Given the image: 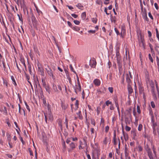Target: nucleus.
<instances>
[{"instance_id":"nucleus-1","label":"nucleus","mask_w":159,"mask_h":159,"mask_svg":"<svg viewBox=\"0 0 159 159\" xmlns=\"http://www.w3.org/2000/svg\"><path fill=\"white\" fill-rule=\"evenodd\" d=\"M146 150L149 159H155V158L157 157L156 153V155L154 153L153 154L151 149L148 146L147 148H146Z\"/></svg>"},{"instance_id":"nucleus-2","label":"nucleus","mask_w":159,"mask_h":159,"mask_svg":"<svg viewBox=\"0 0 159 159\" xmlns=\"http://www.w3.org/2000/svg\"><path fill=\"white\" fill-rule=\"evenodd\" d=\"M117 60V63L118 64L119 71H122V62L120 58V57H115Z\"/></svg>"},{"instance_id":"nucleus-3","label":"nucleus","mask_w":159,"mask_h":159,"mask_svg":"<svg viewBox=\"0 0 159 159\" xmlns=\"http://www.w3.org/2000/svg\"><path fill=\"white\" fill-rule=\"evenodd\" d=\"M37 66H38V71L40 72V74L41 75L44 76V70L43 68L41 67V65L39 61H38L37 63Z\"/></svg>"},{"instance_id":"nucleus-4","label":"nucleus","mask_w":159,"mask_h":159,"mask_svg":"<svg viewBox=\"0 0 159 159\" xmlns=\"http://www.w3.org/2000/svg\"><path fill=\"white\" fill-rule=\"evenodd\" d=\"M48 68H45L49 76L51 77H52V78L53 79H55V77L53 75L52 71V70L51 69V68L49 66H48Z\"/></svg>"},{"instance_id":"nucleus-5","label":"nucleus","mask_w":159,"mask_h":159,"mask_svg":"<svg viewBox=\"0 0 159 159\" xmlns=\"http://www.w3.org/2000/svg\"><path fill=\"white\" fill-rule=\"evenodd\" d=\"M121 31L120 34V35L121 37L123 38L125 34V27L124 24H123L121 27Z\"/></svg>"},{"instance_id":"nucleus-6","label":"nucleus","mask_w":159,"mask_h":159,"mask_svg":"<svg viewBox=\"0 0 159 159\" xmlns=\"http://www.w3.org/2000/svg\"><path fill=\"white\" fill-rule=\"evenodd\" d=\"M73 88L74 89L75 92L76 94L77 93V91H81V86L80 84L79 85H77L75 84V86H73Z\"/></svg>"},{"instance_id":"nucleus-7","label":"nucleus","mask_w":159,"mask_h":159,"mask_svg":"<svg viewBox=\"0 0 159 159\" xmlns=\"http://www.w3.org/2000/svg\"><path fill=\"white\" fill-rule=\"evenodd\" d=\"M151 125L152 127H156L157 126V123L156 122H155L154 118L153 115L152 113L151 114Z\"/></svg>"},{"instance_id":"nucleus-8","label":"nucleus","mask_w":159,"mask_h":159,"mask_svg":"<svg viewBox=\"0 0 159 159\" xmlns=\"http://www.w3.org/2000/svg\"><path fill=\"white\" fill-rule=\"evenodd\" d=\"M96 65V62L95 60H93L90 61L89 65L92 67L94 68Z\"/></svg>"},{"instance_id":"nucleus-9","label":"nucleus","mask_w":159,"mask_h":159,"mask_svg":"<svg viewBox=\"0 0 159 159\" xmlns=\"http://www.w3.org/2000/svg\"><path fill=\"white\" fill-rule=\"evenodd\" d=\"M93 82L94 84L96 86H99L101 84L100 80L98 79H94Z\"/></svg>"},{"instance_id":"nucleus-10","label":"nucleus","mask_w":159,"mask_h":159,"mask_svg":"<svg viewBox=\"0 0 159 159\" xmlns=\"http://www.w3.org/2000/svg\"><path fill=\"white\" fill-rule=\"evenodd\" d=\"M52 89L54 92L55 93H60L59 91L57 90L56 85L54 84H52Z\"/></svg>"},{"instance_id":"nucleus-11","label":"nucleus","mask_w":159,"mask_h":159,"mask_svg":"<svg viewBox=\"0 0 159 159\" xmlns=\"http://www.w3.org/2000/svg\"><path fill=\"white\" fill-rule=\"evenodd\" d=\"M130 78H132V77H129V75L128 74H127L126 76V81L127 82L128 84L131 85V81Z\"/></svg>"},{"instance_id":"nucleus-12","label":"nucleus","mask_w":159,"mask_h":159,"mask_svg":"<svg viewBox=\"0 0 159 159\" xmlns=\"http://www.w3.org/2000/svg\"><path fill=\"white\" fill-rule=\"evenodd\" d=\"M150 85L151 88V91L152 92V94L153 93H155L154 84L152 82H151L150 83Z\"/></svg>"},{"instance_id":"nucleus-13","label":"nucleus","mask_w":159,"mask_h":159,"mask_svg":"<svg viewBox=\"0 0 159 159\" xmlns=\"http://www.w3.org/2000/svg\"><path fill=\"white\" fill-rule=\"evenodd\" d=\"M61 107L62 110H65L67 108L68 105L67 104H66L63 102H61Z\"/></svg>"},{"instance_id":"nucleus-14","label":"nucleus","mask_w":159,"mask_h":159,"mask_svg":"<svg viewBox=\"0 0 159 159\" xmlns=\"http://www.w3.org/2000/svg\"><path fill=\"white\" fill-rule=\"evenodd\" d=\"M20 61L21 63L24 66L25 70H26V67L25 63V60L24 59L23 57H21L20 59Z\"/></svg>"},{"instance_id":"nucleus-15","label":"nucleus","mask_w":159,"mask_h":159,"mask_svg":"<svg viewBox=\"0 0 159 159\" xmlns=\"http://www.w3.org/2000/svg\"><path fill=\"white\" fill-rule=\"evenodd\" d=\"M127 88L129 93L131 94L133 92V89L131 85L128 84Z\"/></svg>"},{"instance_id":"nucleus-16","label":"nucleus","mask_w":159,"mask_h":159,"mask_svg":"<svg viewBox=\"0 0 159 159\" xmlns=\"http://www.w3.org/2000/svg\"><path fill=\"white\" fill-rule=\"evenodd\" d=\"M91 146L94 149V150H97L98 147V143H96L94 145H92L91 144Z\"/></svg>"},{"instance_id":"nucleus-17","label":"nucleus","mask_w":159,"mask_h":159,"mask_svg":"<svg viewBox=\"0 0 159 159\" xmlns=\"http://www.w3.org/2000/svg\"><path fill=\"white\" fill-rule=\"evenodd\" d=\"M70 147L72 150H74L76 147L75 143H74L72 142L70 144Z\"/></svg>"},{"instance_id":"nucleus-18","label":"nucleus","mask_w":159,"mask_h":159,"mask_svg":"<svg viewBox=\"0 0 159 159\" xmlns=\"http://www.w3.org/2000/svg\"><path fill=\"white\" fill-rule=\"evenodd\" d=\"M48 117L49 120L51 121H52L53 120V116L51 113H49L48 115Z\"/></svg>"},{"instance_id":"nucleus-19","label":"nucleus","mask_w":159,"mask_h":159,"mask_svg":"<svg viewBox=\"0 0 159 159\" xmlns=\"http://www.w3.org/2000/svg\"><path fill=\"white\" fill-rule=\"evenodd\" d=\"M144 88L143 87L140 86L139 88V93L142 94V93H144Z\"/></svg>"},{"instance_id":"nucleus-20","label":"nucleus","mask_w":159,"mask_h":159,"mask_svg":"<svg viewBox=\"0 0 159 159\" xmlns=\"http://www.w3.org/2000/svg\"><path fill=\"white\" fill-rule=\"evenodd\" d=\"M72 29L73 30L77 31H78L80 30V27L75 25L73 26Z\"/></svg>"},{"instance_id":"nucleus-21","label":"nucleus","mask_w":159,"mask_h":159,"mask_svg":"<svg viewBox=\"0 0 159 159\" xmlns=\"http://www.w3.org/2000/svg\"><path fill=\"white\" fill-rule=\"evenodd\" d=\"M44 88H45L46 91L49 94H50V93L51 90L49 86L48 85H47V86H45Z\"/></svg>"},{"instance_id":"nucleus-22","label":"nucleus","mask_w":159,"mask_h":159,"mask_svg":"<svg viewBox=\"0 0 159 159\" xmlns=\"http://www.w3.org/2000/svg\"><path fill=\"white\" fill-rule=\"evenodd\" d=\"M142 15L143 19H145L147 21H149L148 18L147 16V14L146 13H143V14Z\"/></svg>"},{"instance_id":"nucleus-23","label":"nucleus","mask_w":159,"mask_h":159,"mask_svg":"<svg viewBox=\"0 0 159 159\" xmlns=\"http://www.w3.org/2000/svg\"><path fill=\"white\" fill-rule=\"evenodd\" d=\"M125 156L127 157L128 155V148L127 147H126V145H125Z\"/></svg>"},{"instance_id":"nucleus-24","label":"nucleus","mask_w":159,"mask_h":159,"mask_svg":"<svg viewBox=\"0 0 159 159\" xmlns=\"http://www.w3.org/2000/svg\"><path fill=\"white\" fill-rule=\"evenodd\" d=\"M131 133L133 136V138L134 139L137 135L136 130H132L131 131Z\"/></svg>"},{"instance_id":"nucleus-25","label":"nucleus","mask_w":159,"mask_h":159,"mask_svg":"<svg viewBox=\"0 0 159 159\" xmlns=\"http://www.w3.org/2000/svg\"><path fill=\"white\" fill-rule=\"evenodd\" d=\"M62 122L60 120H59V121L58 122V125L59 126L61 130L62 131Z\"/></svg>"},{"instance_id":"nucleus-26","label":"nucleus","mask_w":159,"mask_h":159,"mask_svg":"<svg viewBox=\"0 0 159 159\" xmlns=\"http://www.w3.org/2000/svg\"><path fill=\"white\" fill-rule=\"evenodd\" d=\"M111 22H114V23H116V18L115 16L112 17L111 15Z\"/></svg>"},{"instance_id":"nucleus-27","label":"nucleus","mask_w":159,"mask_h":159,"mask_svg":"<svg viewBox=\"0 0 159 159\" xmlns=\"http://www.w3.org/2000/svg\"><path fill=\"white\" fill-rule=\"evenodd\" d=\"M81 18L82 20H84L86 17V12H83L81 15Z\"/></svg>"},{"instance_id":"nucleus-28","label":"nucleus","mask_w":159,"mask_h":159,"mask_svg":"<svg viewBox=\"0 0 159 159\" xmlns=\"http://www.w3.org/2000/svg\"><path fill=\"white\" fill-rule=\"evenodd\" d=\"M77 115L78 116L79 118L80 119H82L83 118V116L81 114V111H79L78 112L76 113Z\"/></svg>"},{"instance_id":"nucleus-29","label":"nucleus","mask_w":159,"mask_h":159,"mask_svg":"<svg viewBox=\"0 0 159 159\" xmlns=\"http://www.w3.org/2000/svg\"><path fill=\"white\" fill-rule=\"evenodd\" d=\"M152 128L153 129L152 133L154 136H156L157 135V134L156 127H152Z\"/></svg>"},{"instance_id":"nucleus-30","label":"nucleus","mask_w":159,"mask_h":159,"mask_svg":"<svg viewBox=\"0 0 159 159\" xmlns=\"http://www.w3.org/2000/svg\"><path fill=\"white\" fill-rule=\"evenodd\" d=\"M76 6L79 9H81V8L83 7V5L80 3H78L76 5Z\"/></svg>"},{"instance_id":"nucleus-31","label":"nucleus","mask_w":159,"mask_h":159,"mask_svg":"<svg viewBox=\"0 0 159 159\" xmlns=\"http://www.w3.org/2000/svg\"><path fill=\"white\" fill-rule=\"evenodd\" d=\"M123 136L125 141H127L128 140L129 136L128 134L125 133V134H124Z\"/></svg>"},{"instance_id":"nucleus-32","label":"nucleus","mask_w":159,"mask_h":159,"mask_svg":"<svg viewBox=\"0 0 159 159\" xmlns=\"http://www.w3.org/2000/svg\"><path fill=\"white\" fill-rule=\"evenodd\" d=\"M31 19H32V21L33 22H34L35 21H36L35 17L34 16V14L33 13H32V14H31Z\"/></svg>"},{"instance_id":"nucleus-33","label":"nucleus","mask_w":159,"mask_h":159,"mask_svg":"<svg viewBox=\"0 0 159 159\" xmlns=\"http://www.w3.org/2000/svg\"><path fill=\"white\" fill-rule=\"evenodd\" d=\"M125 123L126 125L129 124L130 123V120L128 118H125Z\"/></svg>"},{"instance_id":"nucleus-34","label":"nucleus","mask_w":159,"mask_h":159,"mask_svg":"<svg viewBox=\"0 0 159 159\" xmlns=\"http://www.w3.org/2000/svg\"><path fill=\"white\" fill-rule=\"evenodd\" d=\"M62 147H63V151L64 152L66 150V145L65 142L64 141H63V143H62Z\"/></svg>"},{"instance_id":"nucleus-35","label":"nucleus","mask_w":159,"mask_h":159,"mask_svg":"<svg viewBox=\"0 0 159 159\" xmlns=\"http://www.w3.org/2000/svg\"><path fill=\"white\" fill-rule=\"evenodd\" d=\"M67 78L69 80V83L70 84H72V81L70 77L68 75H67Z\"/></svg>"},{"instance_id":"nucleus-36","label":"nucleus","mask_w":159,"mask_h":159,"mask_svg":"<svg viewBox=\"0 0 159 159\" xmlns=\"http://www.w3.org/2000/svg\"><path fill=\"white\" fill-rule=\"evenodd\" d=\"M11 79L13 82V84H14L15 86H16V82L15 80L14 79V77L13 76H12L11 77Z\"/></svg>"},{"instance_id":"nucleus-37","label":"nucleus","mask_w":159,"mask_h":159,"mask_svg":"<svg viewBox=\"0 0 159 159\" xmlns=\"http://www.w3.org/2000/svg\"><path fill=\"white\" fill-rule=\"evenodd\" d=\"M2 62L3 64V68H4V70L5 71H7V70L6 69V67H5V63L4 61H2Z\"/></svg>"},{"instance_id":"nucleus-38","label":"nucleus","mask_w":159,"mask_h":159,"mask_svg":"<svg viewBox=\"0 0 159 159\" xmlns=\"http://www.w3.org/2000/svg\"><path fill=\"white\" fill-rule=\"evenodd\" d=\"M126 55V57L125 58V57H124V58L123 60L124 64V65H125L126 64V61L127 60V51H126L125 52Z\"/></svg>"},{"instance_id":"nucleus-39","label":"nucleus","mask_w":159,"mask_h":159,"mask_svg":"<svg viewBox=\"0 0 159 159\" xmlns=\"http://www.w3.org/2000/svg\"><path fill=\"white\" fill-rule=\"evenodd\" d=\"M70 70L71 71L73 72L74 73L76 74V72L74 70V69L72 66V65L70 64Z\"/></svg>"},{"instance_id":"nucleus-40","label":"nucleus","mask_w":159,"mask_h":159,"mask_svg":"<svg viewBox=\"0 0 159 159\" xmlns=\"http://www.w3.org/2000/svg\"><path fill=\"white\" fill-rule=\"evenodd\" d=\"M142 125L141 124H139L138 126V130L139 131L141 130L142 128Z\"/></svg>"},{"instance_id":"nucleus-41","label":"nucleus","mask_w":159,"mask_h":159,"mask_svg":"<svg viewBox=\"0 0 159 159\" xmlns=\"http://www.w3.org/2000/svg\"><path fill=\"white\" fill-rule=\"evenodd\" d=\"M148 57H149V59L151 61L152 63L153 61V59L152 58V57L151 56V55L150 53H149L148 54Z\"/></svg>"},{"instance_id":"nucleus-42","label":"nucleus","mask_w":159,"mask_h":159,"mask_svg":"<svg viewBox=\"0 0 159 159\" xmlns=\"http://www.w3.org/2000/svg\"><path fill=\"white\" fill-rule=\"evenodd\" d=\"M137 112L139 114H140L141 113V111L140 109V107L139 105L137 106Z\"/></svg>"},{"instance_id":"nucleus-43","label":"nucleus","mask_w":159,"mask_h":159,"mask_svg":"<svg viewBox=\"0 0 159 159\" xmlns=\"http://www.w3.org/2000/svg\"><path fill=\"white\" fill-rule=\"evenodd\" d=\"M28 68L29 69V71L30 72V74L31 75V67L30 65L29 64L28 66Z\"/></svg>"},{"instance_id":"nucleus-44","label":"nucleus","mask_w":159,"mask_h":159,"mask_svg":"<svg viewBox=\"0 0 159 159\" xmlns=\"http://www.w3.org/2000/svg\"><path fill=\"white\" fill-rule=\"evenodd\" d=\"M25 105L26 107V108L29 111H30V109L29 108V106L28 105L27 103H26V102H25Z\"/></svg>"},{"instance_id":"nucleus-45","label":"nucleus","mask_w":159,"mask_h":159,"mask_svg":"<svg viewBox=\"0 0 159 159\" xmlns=\"http://www.w3.org/2000/svg\"><path fill=\"white\" fill-rule=\"evenodd\" d=\"M152 149L153 151V153L156 155V153H157L156 151V148H155L154 145L152 146Z\"/></svg>"},{"instance_id":"nucleus-46","label":"nucleus","mask_w":159,"mask_h":159,"mask_svg":"<svg viewBox=\"0 0 159 159\" xmlns=\"http://www.w3.org/2000/svg\"><path fill=\"white\" fill-rule=\"evenodd\" d=\"M91 123L94 126L95 125V122L94 119L92 118L91 119Z\"/></svg>"},{"instance_id":"nucleus-47","label":"nucleus","mask_w":159,"mask_h":159,"mask_svg":"<svg viewBox=\"0 0 159 159\" xmlns=\"http://www.w3.org/2000/svg\"><path fill=\"white\" fill-rule=\"evenodd\" d=\"M109 91L111 93H112L113 92V88L112 87H109L108 88Z\"/></svg>"},{"instance_id":"nucleus-48","label":"nucleus","mask_w":159,"mask_h":159,"mask_svg":"<svg viewBox=\"0 0 159 159\" xmlns=\"http://www.w3.org/2000/svg\"><path fill=\"white\" fill-rule=\"evenodd\" d=\"M114 30L117 35H120V33L119 31H118V30H117V29L116 28H114Z\"/></svg>"},{"instance_id":"nucleus-49","label":"nucleus","mask_w":159,"mask_h":159,"mask_svg":"<svg viewBox=\"0 0 159 159\" xmlns=\"http://www.w3.org/2000/svg\"><path fill=\"white\" fill-rule=\"evenodd\" d=\"M125 129L126 131H129L130 130L131 128L126 125L125 126Z\"/></svg>"},{"instance_id":"nucleus-50","label":"nucleus","mask_w":159,"mask_h":159,"mask_svg":"<svg viewBox=\"0 0 159 159\" xmlns=\"http://www.w3.org/2000/svg\"><path fill=\"white\" fill-rule=\"evenodd\" d=\"M151 105L152 108H154L155 107V103L154 102L152 101L151 102Z\"/></svg>"},{"instance_id":"nucleus-51","label":"nucleus","mask_w":159,"mask_h":159,"mask_svg":"<svg viewBox=\"0 0 159 159\" xmlns=\"http://www.w3.org/2000/svg\"><path fill=\"white\" fill-rule=\"evenodd\" d=\"M74 23L76 25H79L80 23V22L77 20H75L73 21Z\"/></svg>"},{"instance_id":"nucleus-52","label":"nucleus","mask_w":159,"mask_h":159,"mask_svg":"<svg viewBox=\"0 0 159 159\" xmlns=\"http://www.w3.org/2000/svg\"><path fill=\"white\" fill-rule=\"evenodd\" d=\"M106 104L107 106H108L109 104H112V102L111 101H110L109 100H107L106 102Z\"/></svg>"},{"instance_id":"nucleus-53","label":"nucleus","mask_w":159,"mask_h":159,"mask_svg":"<svg viewBox=\"0 0 159 159\" xmlns=\"http://www.w3.org/2000/svg\"><path fill=\"white\" fill-rule=\"evenodd\" d=\"M139 38V40L140 41H141V42H143V39L142 38V36L140 34V37Z\"/></svg>"},{"instance_id":"nucleus-54","label":"nucleus","mask_w":159,"mask_h":159,"mask_svg":"<svg viewBox=\"0 0 159 159\" xmlns=\"http://www.w3.org/2000/svg\"><path fill=\"white\" fill-rule=\"evenodd\" d=\"M113 99H114V101L115 102V103L116 102H118V98H117V96H115L114 97Z\"/></svg>"},{"instance_id":"nucleus-55","label":"nucleus","mask_w":159,"mask_h":159,"mask_svg":"<svg viewBox=\"0 0 159 159\" xmlns=\"http://www.w3.org/2000/svg\"><path fill=\"white\" fill-rule=\"evenodd\" d=\"M154 100H156L157 99L156 94L155 93H152Z\"/></svg>"},{"instance_id":"nucleus-56","label":"nucleus","mask_w":159,"mask_h":159,"mask_svg":"<svg viewBox=\"0 0 159 159\" xmlns=\"http://www.w3.org/2000/svg\"><path fill=\"white\" fill-rule=\"evenodd\" d=\"M89 33H92V34H94L96 32L95 30H90L88 31Z\"/></svg>"},{"instance_id":"nucleus-57","label":"nucleus","mask_w":159,"mask_h":159,"mask_svg":"<svg viewBox=\"0 0 159 159\" xmlns=\"http://www.w3.org/2000/svg\"><path fill=\"white\" fill-rule=\"evenodd\" d=\"M92 21L94 23H97V20L96 18H92Z\"/></svg>"},{"instance_id":"nucleus-58","label":"nucleus","mask_w":159,"mask_h":159,"mask_svg":"<svg viewBox=\"0 0 159 159\" xmlns=\"http://www.w3.org/2000/svg\"><path fill=\"white\" fill-rule=\"evenodd\" d=\"M67 23L68 25L72 28L73 26L72 25L71 22L69 21H68Z\"/></svg>"},{"instance_id":"nucleus-59","label":"nucleus","mask_w":159,"mask_h":159,"mask_svg":"<svg viewBox=\"0 0 159 159\" xmlns=\"http://www.w3.org/2000/svg\"><path fill=\"white\" fill-rule=\"evenodd\" d=\"M96 2L99 5H100L102 3V2L101 0H97Z\"/></svg>"},{"instance_id":"nucleus-60","label":"nucleus","mask_w":159,"mask_h":159,"mask_svg":"<svg viewBox=\"0 0 159 159\" xmlns=\"http://www.w3.org/2000/svg\"><path fill=\"white\" fill-rule=\"evenodd\" d=\"M109 129V127L108 126H107L105 127V131L106 133H107Z\"/></svg>"},{"instance_id":"nucleus-61","label":"nucleus","mask_w":159,"mask_h":159,"mask_svg":"<svg viewBox=\"0 0 159 159\" xmlns=\"http://www.w3.org/2000/svg\"><path fill=\"white\" fill-rule=\"evenodd\" d=\"M148 16L151 19L153 20V17L152 16V14H151V13L150 12H149L148 13Z\"/></svg>"},{"instance_id":"nucleus-62","label":"nucleus","mask_w":159,"mask_h":159,"mask_svg":"<svg viewBox=\"0 0 159 159\" xmlns=\"http://www.w3.org/2000/svg\"><path fill=\"white\" fill-rule=\"evenodd\" d=\"M71 16L75 18H76L78 17V15L75 14H71Z\"/></svg>"},{"instance_id":"nucleus-63","label":"nucleus","mask_w":159,"mask_h":159,"mask_svg":"<svg viewBox=\"0 0 159 159\" xmlns=\"http://www.w3.org/2000/svg\"><path fill=\"white\" fill-rule=\"evenodd\" d=\"M7 139L8 140V141L10 142L11 141V138L10 137V135L9 134H8L7 135Z\"/></svg>"},{"instance_id":"nucleus-64","label":"nucleus","mask_w":159,"mask_h":159,"mask_svg":"<svg viewBox=\"0 0 159 159\" xmlns=\"http://www.w3.org/2000/svg\"><path fill=\"white\" fill-rule=\"evenodd\" d=\"M110 109L111 110L114 109V107L112 104L110 106Z\"/></svg>"}]
</instances>
